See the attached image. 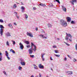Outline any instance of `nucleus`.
Masks as SVG:
<instances>
[{"mask_svg":"<svg viewBox=\"0 0 77 77\" xmlns=\"http://www.w3.org/2000/svg\"><path fill=\"white\" fill-rule=\"evenodd\" d=\"M60 24L63 27H65L67 26V23L65 21L61 19L60 20Z\"/></svg>","mask_w":77,"mask_h":77,"instance_id":"1","label":"nucleus"},{"mask_svg":"<svg viewBox=\"0 0 77 77\" xmlns=\"http://www.w3.org/2000/svg\"><path fill=\"white\" fill-rule=\"evenodd\" d=\"M0 28L1 29H0V33L1 34V35L2 36L3 35V29H4V27L3 25H0Z\"/></svg>","mask_w":77,"mask_h":77,"instance_id":"2","label":"nucleus"},{"mask_svg":"<svg viewBox=\"0 0 77 77\" xmlns=\"http://www.w3.org/2000/svg\"><path fill=\"white\" fill-rule=\"evenodd\" d=\"M32 46H34V49H33L32 50H34V51H36V47L35 45H34V44H33V43L32 42L31 46L32 47Z\"/></svg>","mask_w":77,"mask_h":77,"instance_id":"3","label":"nucleus"},{"mask_svg":"<svg viewBox=\"0 0 77 77\" xmlns=\"http://www.w3.org/2000/svg\"><path fill=\"white\" fill-rule=\"evenodd\" d=\"M27 35L28 36H29L31 37V38H32V37H33V34L31 32L29 33V32H27Z\"/></svg>","mask_w":77,"mask_h":77,"instance_id":"4","label":"nucleus"},{"mask_svg":"<svg viewBox=\"0 0 77 77\" xmlns=\"http://www.w3.org/2000/svg\"><path fill=\"white\" fill-rule=\"evenodd\" d=\"M38 68H40L41 69H44V66L42 65V64H40L38 66Z\"/></svg>","mask_w":77,"mask_h":77,"instance_id":"5","label":"nucleus"},{"mask_svg":"<svg viewBox=\"0 0 77 77\" xmlns=\"http://www.w3.org/2000/svg\"><path fill=\"white\" fill-rule=\"evenodd\" d=\"M62 7L63 11L65 12H66V8H65V7L63 6V5L62 6Z\"/></svg>","mask_w":77,"mask_h":77,"instance_id":"6","label":"nucleus"},{"mask_svg":"<svg viewBox=\"0 0 77 77\" xmlns=\"http://www.w3.org/2000/svg\"><path fill=\"white\" fill-rule=\"evenodd\" d=\"M19 45H20L21 49V50H23V48H24V46H23V44H22L21 42L20 43Z\"/></svg>","mask_w":77,"mask_h":77,"instance_id":"7","label":"nucleus"},{"mask_svg":"<svg viewBox=\"0 0 77 77\" xmlns=\"http://www.w3.org/2000/svg\"><path fill=\"white\" fill-rule=\"evenodd\" d=\"M66 19L67 20L68 22H70L71 21V18L69 17H68L66 18Z\"/></svg>","mask_w":77,"mask_h":77,"instance_id":"8","label":"nucleus"},{"mask_svg":"<svg viewBox=\"0 0 77 77\" xmlns=\"http://www.w3.org/2000/svg\"><path fill=\"white\" fill-rule=\"evenodd\" d=\"M29 54H32L33 53V51H32V48H31L30 49H29Z\"/></svg>","mask_w":77,"mask_h":77,"instance_id":"9","label":"nucleus"},{"mask_svg":"<svg viewBox=\"0 0 77 77\" xmlns=\"http://www.w3.org/2000/svg\"><path fill=\"white\" fill-rule=\"evenodd\" d=\"M66 36H68L69 37H70V38H72V36L70 34H67V33H66Z\"/></svg>","mask_w":77,"mask_h":77,"instance_id":"10","label":"nucleus"},{"mask_svg":"<svg viewBox=\"0 0 77 77\" xmlns=\"http://www.w3.org/2000/svg\"><path fill=\"white\" fill-rule=\"evenodd\" d=\"M25 9V7H23V6H22V7H21V9H22V12H24V9Z\"/></svg>","mask_w":77,"mask_h":77,"instance_id":"11","label":"nucleus"},{"mask_svg":"<svg viewBox=\"0 0 77 77\" xmlns=\"http://www.w3.org/2000/svg\"><path fill=\"white\" fill-rule=\"evenodd\" d=\"M77 2V0H72V4L73 5H74V2H75V3Z\"/></svg>","mask_w":77,"mask_h":77,"instance_id":"12","label":"nucleus"},{"mask_svg":"<svg viewBox=\"0 0 77 77\" xmlns=\"http://www.w3.org/2000/svg\"><path fill=\"white\" fill-rule=\"evenodd\" d=\"M33 66H34V68L35 69H38V68L37 66H36V65L35 64H33Z\"/></svg>","mask_w":77,"mask_h":77,"instance_id":"13","label":"nucleus"},{"mask_svg":"<svg viewBox=\"0 0 77 77\" xmlns=\"http://www.w3.org/2000/svg\"><path fill=\"white\" fill-rule=\"evenodd\" d=\"M10 52H12L13 53H15V51L14 50H12V49H11L10 50Z\"/></svg>","mask_w":77,"mask_h":77,"instance_id":"14","label":"nucleus"},{"mask_svg":"<svg viewBox=\"0 0 77 77\" xmlns=\"http://www.w3.org/2000/svg\"><path fill=\"white\" fill-rule=\"evenodd\" d=\"M5 55L6 57L9 56V53L7 51H5Z\"/></svg>","mask_w":77,"mask_h":77,"instance_id":"15","label":"nucleus"},{"mask_svg":"<svg viewBox=\"0 0 77 77\" xmlns=\"http://www.w3.org/2000/svg\"><path fill=\"white\" fill-rule=\"evenodd\" d=\"M40 36H41V38H45V39H47V37L45 36L44 37V35H40Z\"/></svg>","mask_w":77,"mask_h":77,"instance_id":"16","label":"nucleus"},{"mask_svg":"<svg viewBox=\"0 0 77 77\" xmlns=\"http://www.w3.org/2000/svg\"><path fill=\"white\" fill-rule=\"evenodd\" d=\"M39 5H40V6H43V7L45 6H46L45 4H44L42 3L40 4H39Z\"/></svg>","mask_w":77,"mask_h":77,"instance_id":"17","label":"nucleus"},{"mask_svg":"<svg viewBox=\"0 0 77 77\" xmlns=\"http://www.w3.org/2000/svg\"><path fill=\"white\" fill-rule=\"evenodd\" d=\"M68 39H69V37H68L67 35H66L65 38V39L66 41H68Z\"/></svg>","mask_w":77,"mask_h":77,"instance_id":"18","label":"nucleus"},{"mask_svg":"<svg viewBox=\"0 0 77 77\" xmlns=\"http://www.w3.org/2000/svg\"><path fill=\"white\" fill-rule=\"evenodd\" d=\"M25 42L26 44H27V45H29V42L27 41H26Z\"/></svg>","mask_w":77,"mask_h":77,"instance_id":"19","label":"nucleus"},{"mask_svg":"<svg viewBox=\"0 0 77 77\" xmlns=\"http://www.w3.org/2000/svg\"><path fill=\"white\" fill-rule=\"evenodd\" d=\"M17 7V6L16 4H14L13 6V8H14V9H15Z\"/></svg>","mask_w":77,"mask_h":77,"instance_id":"20","label":"nucleus"},{"mask_svg":"<svg viewBox=\"0 0 77 77\" xmlns=\"http://www.w3.org/2000/svg\"><path fill=\"white\" fill-rule=\"evenodd\" d=\"M21 64L22 65H25V63L24 62H21Z\"/></svg>","mask_w":77,"mask_h":77,"instance_id":"21","label":"nucleus"},{"mask_svg":"<svg viewBox=\"0 0 77 77\" xmlns=\"http://www.w3.org/2000/svg\"><path fill=\"white\" fill-rule=\"evenodd\" d=\"M64 42V43H65V44H66V45H68V46H69V44H68L67 43H66L65 42Z\"/></svg>","mask_w":77,"mask_h":77,"instance_id":"22","label":"nucleus"},{"mask_svg":"<svg viewBox=\"0 0 77 77\" xmlns=\"http://www.w3.org/2000/svg\"><path fill=\"white\" fill-rule=\"evenodd\" d=\"M68 73H69V74H72V72H68Z\"/></svg>","mask_w":77,"mask_h":77,"instance_id":"23","label":"nucleus"},{"mask_svg":"<svg viewBox=\"0 0 77 77\" xmlns=\"http://www.w3.org/2000/svg\"><path fill=\"white\" fill-rule=\"evenodd\" d=\"M55 51V53H58L59 52H59V51L58 50H55L54 51Z\"/></svg>","mask_w":77,"mask_h":77,"instance_id":"24","label":"nucleus"},{"mask_svg":"<svg viewBox=\"0 0 77 77\" xmlns=\"http://www.w3.org/2000/svg\"><path fill=\"white\" fill-rule=\"evenodd\" d=\"M56 2H57L58 3H59V4H60V2L59 1V0H55Z\"/></svg>","mask_w":77,"mask_h":77,"instance_id":"25","label":"nucleus"},{"mask_svg":"<svg viewBox=\"0 0 77 77\" xmlns=\"http://www.w3.org/2000/svg\"><path fill=\"white\" fill-rule=\"evenodd\" d=\"M6 45H8V46H9V43L8 41H7L6 42Z\"/></svg>","mask_w":77,"mask_h":77,"instance_id":"26","label":"nucleus"},{"mask_svg":"<svg viewBox=\"0 0 77 77\" xmlns=\"http://www.w3.org/2000/svg\"><path fill=\"white\" fill-rule=\"evenodd\" d=\"M55 56H56V57H60V55H57V54H55Z\"/></svg>","mask_w":77,"mask_h":77,"instance_id":"27","label":"nucleus"},{"mask_svg":"<svg viewBox=\"0 0 77 77\" xmlns=\"http://www.w3.org/2000/svg\"><path fill=\"white\" fill-rule=\"evenodd\" d=\"M26 18H28V16L26 14H25Z\"/></svg>","mask_w":77,"mask_h":77,"instance_id":"28","label":"nucleus"},{"mask_svg":"<svg viewBox=\"0 0 77 77\" xmlns=\"http://www.w3.org/2000/svg\"><path fill=\"white\" fill-rule=\"evenodd\" d=\"M7 35L8 36H11V35H10V33H9V32H8L7 34Z\"/></svg>","mask_w":77,"mask_h":77,"instance_id":"29","label":"nucleus"},{"mask_svg":"<svg viewBox=\"0 0 77 77\" xmlns=\"http://www.w3.org/2000/svg\"><path fill=\"white\" fill-rule=\"evenodd\" d=\"M19 70H21V69H22V67L20 66H19Z\"/></svg>","mask_w":77,"mask_h":77,"instance_id":"30","label":"nucleus"},{"mask_svg":"<svg viewBox=\"0 0 77 77\" xmlns=\"http://www.w3.org/2000/svg\"><path fill=\"white\" fill-rule=\"evenodd\" d=\"M75 49L77 51V43L75 45Z\"/></svg>","mask_w":77,"mask_h":77,"instance_id":"31","label":"nucleus"},{"mask_svg":"<svg viewBox=\"0 0 77 77\" xmlns=\"http://www.w3.org/2000/svg\"><path fill=\"white\" fill-rule=\"evenodd\" d=\"M0 22L1 23H4L3 20H1V19H0Z\"/></svg>","mask_w":77,"mask_h":77,"instance_id":"32","label":"nucleus"},{"mask_svg":"<svg viewBox=\"0 0 77 77\" xmlns=\"http://www.w3.org/2000/svg\"><path fill=\"white\" fill-rule=\"evenodd\" d=\"M30 57H32V58H33L34 57V55H30Z\"/></svg>","mask_w":77,"mask_h":77,"instance_id":"33","label":"nucleus"},{"mask_svg":"<svg viewBox=\"0 0 77 77\" xmlns=\"http://www.w3.org/2000/svg\"><path fill=\"white\" fill-rule=\"evenodd\" d=\"M71 23H72V24H74V21L72 20L71 22Z\"/></svg>","mask_w":77,"mask_h":77,"instance_id":"34","label":"nucleus"},{"mask_svg":"<svg viewBox=\"0 0 77 77\" xmlns=\"http://www.w3.org/2000/svg\"><path fill=\"white\" fill-rule=\"evenodd\" d=\"M13 45H15L16 44L15 42V41H13Z\"/></svg>","mask_w":77,"mask_h":77,"instance_id":"35","label":"nucleus"},{"mask_svg":"<svg viewBox=\"0 0 77 77\" xmlns=\"http://www.w3.org/2000/svg\"><path fill=\"white\" fill-rule=\"evenodd\" d=\"M27 48H30V46L29 45H27L26 46Z\"/></svg>","mask_w":77,"mask_h":77,"instance_id":"36","label":"nucleus"},{"mask_svg":"<svg viewBox=\"0 0 77 77\" xmlns=\"http://www.w3.org/2000/svg\"><path fill=\"white\" fill-rule=\"evenodd\" d=\"M41 57L42 58L44 57V55H43V54H41Z\"/></svg>","mask_w":77,"mask_h":77,"instance_id":"37","label":"nucleus"},{"mask_svg":"<svg viewBox=\"0 0 77 77\" xmlns=\"http://www.w3.org/2000/svg\"><path fill=\"white\" fill-rule=\"evenodd\" d=\"M2 56H1L0 58V61H2Z\"/></svg>","mask_w":77,"mask_h":77,"instance_id":"38","label":"nucleus"},{"mask_svg":"<svg viewBox=\"0 0 77 77\" xmlns=\"http://www.w3.org/2000/svg\"><path fill=\"white\" fill-rule=\"evenodd\" d=\"M73 62H76V59H74L73 60Z\"/></svg>","mask_w":77,"mask_h":77,"instance_id":"39","label":"nucleus"},{"mask_svg":"<svg viewBox=\"0 0 77 77\" xmlns=\"http://www.w3.org/2000/svg\"><path fill=\"white\" fill-rule=\"evenodd\" d=\"M8 26H9V27H11V26H12V25L11 24H9L8 25Z\"/></svg>","mask_w":77,"mask_h":77,"instance_id":"40","label":"nucleus"},{"mask_svg":"<svg viewBox=\"0 0 77 77\" xmlns=\"http://www.w3.org/2000/svg\"><path fill=\"white\" fill-rule=\"evenodd\" d=\"M7 57V58L8 59V60H10V58L8 56Z\"/></svg>","mask_w":77,"mask_h":77,"instance_id":"41","label":"nucleus"},{"mask_svg":"<svg viewBox=\"0 0 77 77\" xmlns=\"http://www.w3.org/2000/svg\"><path fill=\"white\" fill-rule=\"evenodd\" d=\"M3 73H4V74H5V75H6V72H5V71H4Z\"/></svg>","mask_w":77,"mask_h":77,"instance_id":"42","label":"nucleus"},{"mask_svg":"<svg viewBox=\"0 0 77 77\" xmlns=\"http://www.w3.org/2000/svg\"><path fill=\"white\" fill-rule=\"evenodd\" d=\"M38 30V28L37 27H36L35 29V30L37 31Z\"/></svg>","mask_w":77,"mask_h":77,"instance_id":"43","label":"nucleus"},{"mask_svg":"<svg viewBox=\"0 0 77 77\" xmlns=\"http://www.w3.org/2000/svg\"><path fill=\"white\" fill-rule=\"evenodd\" d=\"M16 17L17 18H20V17H19V16L17 15L16 16Z\"/></svg>","mask_w":77,"mask_h":77,"instance_id":"44","label":"nucleus"},{"mask_svg":"<svg viewBox=\"0 0 77 77\" xmlns=\"http://www.w3.org/2000/svg\"><path fill=\"white\" fill-rule=\"evenodd\" d=\"M69 39V41H70V42H71V41H72V39Z\"/></svg>","mask_w":77,"mask_h":77,"instance_id":"45","label":"nucleus"},{"mask_svg":"<svg viewBox=\"0 0 77 77\" xmlns=\"http://www.w3.org/2000/svg\"><path fill=\"white\" fill-rule=\"evenodd\" d=\"M67 59H66V58L65 57V59H64V60L65 61H66V60Z\"/></svg>","mask_w":77,"mask_h":77,"instance_id":"46","label":"nucleus"},{"mask_svg":"<svg viewBox=\"0 0 77 77\" xmlns=\"http://www.w3.org/2000/svg\"><path fill=\"white\" fill-rule=\"evenodd\" d=\"M39 75L40 76V77H41V76L42 75H41V74L40 73L39 74Z\"/></svg>","mask_w":77,"mask_h":77,"instance_id":"47","label":"nucleus"},{"mask_svg":"<svg viewBox=\"0 0 77 77\" xmlns=\"http://www.w3.org/2000/svg\"><path fill=\"white\" fill-rule=\"evenodd\" d=\"M2 53H1V52H0V56L1 57V56H2Z\"/></svg>","mask_w":77,"mask_h":77,"instance_id":"48","label":"nucleus"},{"mask_svg":"<svg viewBox=\"0 0 77 77\" xmlns=\"http://www.w3.org/2000/svg\"><path fill=\"white\" fill-rule=\"evenodd\" d=\"M36 8H33V9L34 10H36Z\"/></svg>","mask_w":77,"mask_h":77,"instance_id":"49","label":"nucleus"},{"mask_svg":"<svg viewBox=\"0 0 77 77\" xmlns=\"http://www.w3.org/2000/svg\"><path fill=\"white\" fill-rule=\"evenodd\" d=\"M50 58L51 59V60H53V59L51 57Z\"/></svg>","mask_w":77,"mask_h":77,"instance_id":"50","label":"nucleus"},{"mask_svg":"<svg viewBox=\"0 0 77 77\" xmlns=\"http://www.w3.org/2000/svg\"><path fill=\"white\" fill-rule=\"evenodd\" d=\"M42 59L43 61H44V57L42 58Z\"/></svg>","mask_w":77,"mask_h":77,"instance_id":"51","label":"nucleus"},{"mask_svg":"<svg viewBox=\"0 0 77 77\" xmlns=\"http://www.w3.org/2000/svg\"><path fill=\"white\" fill-rule=\"evenodd\" d=\"M67 56L68 57H69V58H71V57H70V56H69V55H67Z\"/></svg>","mask_w":77,"mask_h":77,"instance_id":"52","label":"nucleus"},{"mask_svg":"<svg viewBox=\"0 0 77 77\" xmlns=\"http://www.w3.org/2000/svg\"><path fill=\"white\" fill-rule=\"evenodd\" d=\"M53 48H56V46H54L53 47Z\"/></svg>","mask_w":77,"mask_h":77,"instance_id":"53","label":"nucleus"},{"mask_svg":"<svg viewBox=\"0 0 77 77\" xmlns=\"http://www.w3.org/2000/svg\"><path fill=\"white\" fill-rule=\"evenodd\" d=\"M21 5H24V4H23V2H21Z\"/></svg>","mask_w":77,"mask_h":77,"instance_id":"54","label":"nucleus"},{"mask_svg":"<svg viewBox=\"0 0 77 77\" xmlns=\"http://www.w3.org/2000/svg\"><path fill=\"white\" fill-rule=\"evenodd\" d=\"M31 77H34V76H33V75H31Z\"/></svg>","mask_w":77,"mask_h":77,"instance_id":"55","label":"nucleus"},{"mask_svg":"<svg viewBox=\"0 0 77 77\" xmlns=\"http://www.w3.org/2000/svg\"><path fill=\"white\" fill-rule=\"evenodd\" d=\"M14 14H17V12H14Z\"/></svg>","mask_w":77,"mask_h":77,"instance_id":"56","label":"nucleus"},{"mask_svg":"<svg viewBox=\"0 0 77 77\" xmlns=\"http://www.w3.org/2000/svg\"><path fill=\"white\" fill-rule=\"evenodd\" d=\"M14 25H16V23H14Z\"/></svg>","mask_w":77,"mask_h":77,"instance_id":"57","label":"nucleus"},{"mask_svg":"<svg viewBox=\"0 0 77 77\" xmlns=\"http://www.w3.org/2000/svg\"><path fill=\"white\" fill-rule=\"evenodd\" d=\"M43 54L44 55H45V54Z\"/></svg>","mask_w":77,"mask_h":77,"instance_id":"58","label":"nucleus"},{"mask_svg":"<svg viewBox=\"0 0 77 77\" xmlns=\"http://www.w3.org/2000/svg\"><path fill=\"white\" fill-rule=\"evenodd\" d=\"M57 39H58V40H60V39L59 38H57Z\"/></svg>","mask_w":77,"mask_h":77,"instance_id":"59","label":"nucleus"},{"mask_svg":"<svg viewBox=\"0 0 77 77\" xmlns=\"http://www.w3.org/2000/svg\"><path fill=\"white\" fill-rule=\"evenodd\" d=\"M51 70H53V69H52V68H51Z\"/></svg>","mask_w":77,"mask_h":77,"instance_id":"60","label":"nucleus"},{"mask_svg":"<svg viewBox=\"0 0 77 77\" xmlns=\"http://www.w3.org/2000/svg\"><path fill=\"white\" fill-rule=\"evenodd\" d=\"M17 3L18 4H19V3Z\"/></svg>","mask_w":77,"mask_h":77,"instance_id":"61","label":"nucleus"},{"mask_svg":"<svg viewBox=\"0 0 77 77\" xmlns=\"http://www.w3.org/2000/svg\"><path fill=\"white\" fill-rule=\"evenodd\" d=\"M44 33H45V32H44Z\"/></svg>","mask_w":77,"mask_h":77,"instance_id":"62","label":"nucleus"}]
</instances>
